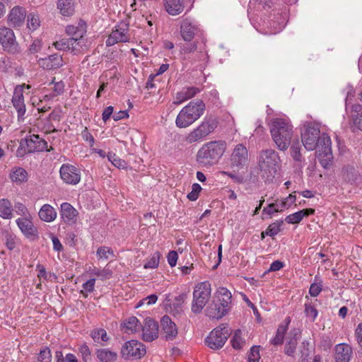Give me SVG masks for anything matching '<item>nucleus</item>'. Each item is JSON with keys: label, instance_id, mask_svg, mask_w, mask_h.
<instances>
[{"label": "nucleus", "instance_id": "1", "mask_svg": "<svg viewBox=\"0 0 362 362\" xmlns=\"http://www.w3.org/2000/svg\"><path fill=\"white\" fill-rule=\"evenodd\" d=\"M258 166L260 176L265 181L271 182L280 169V157L273 149L262 150L258 156Z\"/></svg>", "mask_w": 362, "mask_h": 362}, {"label": "nucleus", "instance_id": "2", "mask_svg": "<svg viewBox=\"0 0 362 362\" xmlns=\"http://www.w3.org/2000/svg\"><path fill=\"white\" fill-rule=\"evenodd\" d=\"M226 149L224 141H211L206 142L199 149L197 160L204 166H212L216 164Z\"/></svg>", "mask_w": 362, "mask_h": 362}, {"label": "nucleus", "instance_id": "3", "mask_svg": "<svg viewBox=\"0 0 362 362\" xmlns=\"http://www.w3.org/2000/svg\"><path fill=\"white\" fill-rule=\"evenodd\" d=\"M270 133L279 150L288 149L293 136V126L289 121L282 118L273 119Z\"/></svg>", "mask_w": 362, "mask_h": 362}, {"label": "nucleus", "instance_id": "4", "mask_svg": "<svg viewBox=\"0 0 362 362\" xmlns=\"http://www.w3.org/2000/svg\"><path fill=\"white\" fill-rule=\"evenodd\" d=\"M205 104L202 100L189 102L180 111L175 119L178 128H187L198 120L204 113Z\"/></svg>", "mask_w": 362, "mask_h": 362}, {"label": "nucleus", "instance_id": "5", "mask_svg": "<svg viewBox=\"0 0 362 362\" xmlns=\"http://www.w3.org/2000/svg\"><path fill=\"white\" fill-rule=\"evenodd\" d=\"M180 33L182 39L185 42H190L189 44L183 45L181 47V52L184 54L194 52L197 48V42L192 40L202 33L199 24L190 18H183L180 23Z\"/></svg>", "mask_w": 362, "mask_h": 362}, {"label": "nucleus", "instance_id": "6", "mask_svg": "<svg viewBox=\"0 0 362 362\" xmlns=\"http://www.w3.org/2000/svg\"><path fill=\"white\" fill-rule=\"evenodd\" d=\"M320 134V124L316 122H305L301 132L302 143L308 151H313L323 144L321 142L322 134Z\"/></svg>", "mask_w": 362, "mask_h": 362}, {"label": "nucleus", "instance_id": "7", "mask_svg": "<svg viewBox=\"0 0 362 362\" xmlns=\"http://www.w3.org/2000/svg\"><path fill=\"white\" fill-rule=\"evenodd\" d=\"M218 126L216 119L212 116L206 117L202 122L186 136L189 144L200 142L214 132Z\"/></svg>", "mask_w": 362, "mask_h": 362}, {"label": "nucleus", "instance_id": "8", "mask_svg": "<svg viewBox=\"0 0 362 362\" xmlns=\"http://www.w3.org/2000/svg\"><path fill=\"white\" fill-rule=\"evenodd\" d=\"M211 293V284L209 281L201 282L194 286L191 305L194 313L198 314L202 311L210 299Z\"/></svg>", "mask_w": 362, "mask_h": 362}, {"label": "nucleus", "instance_id": "9", "mask_svg": "<svg viewBox=\"0 0 362 362\" xmlns=\"http://www.w3.org/2000/svg\"><path fill=\"white\" fill-rule=\"evenodd\" d=\"M230 334V328L227 325H221L213 329L206 339V344L212 349H218L225 344Z\"/></svg>", "mask_w": 362, "mask_h": 362}, {"label": "nucleus", "instance_id": "10", "mask_svg": "<svg viewBox=\"0 0 362 362\" xmlns=\"http://www.w3.org/2000/svg\"><path fill=\"white\" fill-rule=\"evenodd\" d=\"M0 45L7 52L17 54L20 52L14 32L5 26H0Z\"/></svg>", "mask_w": 362, "mask_h": 362}, {"label": "nucleus", "instance_id": "11", "mask_svg": "<svg viewBox=\"0 0 362 362\" xmlns=\"http://www.w3.org/2000/svg\"><path fill=\"white\" fill-rule=\"evenodd\" d=\"M146 353L145 346L137 340H130L125 342L121 349L122 356L125 359H139Z\"/></svg>", "mask_w": 362, "mask_h": 362}, {"label": "nucleus", "instance_id": "12", "mask_svg": "<svg viewBox=\"0 0 362 362\" xmlns=\"http://www.w3.org/2000/svg\"><path fill=\"white\" fill-rule=\"evenodd\" d=\"M321 139V142L323 144L317 148V157L321 165L324 168H327L331 165L333 158L331 149V139L327 134H323Z\"/></svg>", "mask_w": 362, "mask_h": 362}, {"label": "nucleus", "instance_id": "13", "mask_svg": "<svg viewBox=\"0 0 362 362\" xmlns=\"http://www.w3.org/2000/svg\"><path fill=\"white\" fill-rule=\"evenodd\" d=\"M130 40L129 34V25L126 23L121 22L108 36L106 40L107 46H112L118 42H127Z\"/></svg>", "mask_w": 362, "mask_h": 362}, {"label": "nucleus", "instance_id": "14", "mask_svg": "<svg viewBox=\"0 0 362 362\" xmlns=\"http://www.w3.org/2000/svg\"><path fill=\"white\" fill-rule=\"evenodd\" d=\"M230 165L232 168L240 170L247 165L248 162V151L243 144H237L230 156Z\"/></svg>", "mask_w": 362, "mask_h": 362}, {"label": "nucleus", "instance_id": "15", "mask_svg": "<svg viewBox=\"0 0 362 362\" xmlns=\"http://www.w3.org/2000/svg\"><path fill=\"white\" fill-rule=\"evenodd\" d=\"M60 176L62 180L69 185H76L81 180V172L76 167L63 164L60 168Z\"/></svg>", "mask_w": 362, "mask_h": 362}, {"label": "nucleus", "instance_id": "16", "mask_svg": "<svg viewBox=\"0 0 362 362\" xmlns=\"http://www.w3.org/2000/svg\"><path fill=\"white\" fill-rule=\"evenodd\" d=\"M141 329L142 331V339L145 341L151 342L158 337V324L153 319H145Z\"/></svg>", "mask_w": 362, "mask_h": 362}, {"label": "nucleus", "instance_id": "17", "mask_svg": "<svg viewBox=\"0 0 362 362\" xmlns=\"http://www.w3.org/2000/svg\"><path fill=\"white\" fill-rule=\"evenodd\" d=\"M17 226L22 233L28 238L35 239L38 237V231L34 226L31 216L18 218L16 221Z\"/></svg>", "mask_w": 362, "mask_h": 362}, {"label": "nucleus", "instance_id": "18", "mask_svg": "<svg viewBox=\"0 0 362 362\" xmlns=\"http://www.w3.org/2000/svg\"><path fill=\"white\" fill-rule=\"evenodd\" d=\"M161 336L167 341H172L178 334L177 325L168 315L163 316L160 320Z\"/></svg>", "mask_w": 362, "mask_h": 362}, {"label": "nucleus", "instance_id": "19", "mask_svg": "<svg viewBox=\"0 0 362 362\" xmlns=\"http://www.w3.org/2000/svg\"><path fill=\"white\" fill-rule=\"evenodd\" d=\"M37 63L41 68L48 71L58 69L64 65L62 56L57 53L39 58Z\"/></svg>", "mask_w": 362, "mask_h": 362}, {"label": "nucleus", "instance_id": "20", "mask_svg": "<svg viewBox=\"0 0 362 362\" xmlns=\"http://www.w3.org/2000/svg\"><path fill=\"white\" fill-rule=\"evenodd\" d=\"M11 101L13 107L17 111L18 119H23V117L26 112V107L24 103L22 86H16L15 88Z\"/></svg>", "mask_w": 362, "mask_h": 362}, {"label": "nucleus", "instance_id": "21", "mask_svg": "<svg viewBox=\"0 0 362 362\" xmlns=\"http://www.w3.org/2000/svg\"><path fill=\"white\" fill-rule=\"evenodd\" d=\"M24 141L28 153L42 151L47 150V141L41 139L39 135L37 134H32L27 136Z\"/></svg>", "mask_w": 362, "mask_h": 362}, {"label": "nucleus", "instance_id": "22", "mask_svg": "<svg viewBox=\"0 0 362 362\" xmlns=\"http://www.w3.org/2000/svg\"><path fill=\"white\" fill-rule=\"evenodd\" d=\"M70 52L74 54L78 55L83 53L88 49V45L86 40L83 36V31L78 34V37L69 38Z\"/></svg>", "mask_w": 362, "mask_h": 362}, {"label": "nucleus", "instance_id": "23", "mask_svg": "<svg viewBox=\"0 0 362 362\" xmlns=\"http://www.w3.org/2000/svg\"><path fill=\"white\" fill-rule=\"evenodd\" d=\"M229 309L218 301H213L206 308V315L212 319H220L224 316Z\"/></svg>", "mask_w": 362, "mask_h": 362}, {"label": "nucleus", "instance_id": "24", "mask_svg": "<svg viewBox=\"0 0 362 362\" xmlns=\"http://www.w3.org/2000/svg\"><path fill=\"white\" fill-rule=\"evenodd\" d=\"M25 14L23 8L20 6L13 7L8 16V23L13 27H20L24 22Z\"/></svg>", "mask_w": 362, "mask_h": 362}, {"label": "nucleus", "instance_id": "25", "mask_svg": "<svg viewBox=\"0 0 362 362\" xmlns=\"http://www.w3.org/2000/svg\"><path fill=\"white\" fill-rule=\"evenodd\" d=\"M200 91L201 90L197 87H185L180 91L176 93L173 104L180 105L185 101L192 98Z\"/></svg>", "mask_w": 362, "mask_h": 362}, {"label": "nucleus", "instance_id": "26", "mask_svg": "<svg viewBox=\"0 0 362 362\" xmlns=\"http://www.w3.org/2000/svg\"><path fill=\"white\" fill-rule=\"evenodd\" d=\"M352 355L351 347L346 344H339L335 346L336 362H349Z\"/></svg>", "mask_w": 362, "mask_h": 362}, {"label": "nucleus", "instance_id": "27", "mask_svg": "<svg viewBox=\"0 0 362 362\" xmlns=\"http://www.w3.org/2000/svg\"><path fill=\"white\" fill-rule=\"evenodd\" d=\"M60 214L63 221L70 224L76 221L78 212L69 203L64 202L61 205Z\"/></svg>", "mask_w": 362, "mask_h": 362}, {"label": "nucleus", "instance_id": "28", "mask_svg": "<svg viewBox=\"0 0 362 362\" xmlns=\"http://www.w3.org/2000/svg\"><path fill=\"white\" fill-rule=\"evenodd\" d=\"M95 356L100 362H115L117 353L108 348H100L95 350Z\"/></svg>", "mask_w": 362, "mask_h": 362}, {"label": "nucleus", "instance_id": "29", "mask_svg": "<svg viewBox=\"0 0 362 362\" xmlns=\"http://www.w3.org/2000/svg\"><path fill=\"white\" fill-rule=\"evenodd\" d=\"M163 6L165 11L171 16L179 15L185 8L180 0H163Z\"/></svg>", "mask_w": 362, "mask_h": 362}, {"label": "nucleus", "instance_id": "30", "mask_svg": "<svg viewBox=\"0 0 362 362\" xmlns=\"http://www.w3.org/2000/svg\"><path fill=\"white\" fill-rule=\"evenodd\" d=\"M291 322L290 317H286L284 322L279 325L275 337L271 343L274 345H281L284 342V335Z\"/></svg>", "mask_w": 362, "mask_h": 362}, {"label": "nucleus", "instance_id": "31", "mask_svg": "<svg viewBox=\"0 0 362 362\" xmlns=\"http://www.w3.org/2000/svg\"><path fill=\"white\" fill-rule=\"evenodd\" d=\"M298 332L297 329L291 330L287 338L285 346V353L288 356H293L295 353L297 343H298Z\"/></svg>", "mask_w": 362, "mask_h": 362}, {"label": "nucleus", "instance_id": "32", "mask_svg": "<svg viewBox=\"0 0 362 362\" xmlns=\"http://www.w3.org/2000/svg\"><path fill=\"white\" fill-rule=\"evenodd\" d=\"M40 218L45 222H52L57 218V211L50 204H45L38 213Z\"/></svg>", "mask_w": 362, "mask_h": 362}, {"label": "nucleus", "instance_id": "33", "mask_svg": "<svg viewBox=\"0 0 362 362\" xmlns=\"http://www.w3.org/2000/svg\"><path fill=\"white\" fill-rule=\"evenodd\" d=\"M314 213L315 210L313 209H303L287 216L285 218V221L290 224L298 223L304 217L312 215Z\"/></svg>", "mask_w": 362, "mask_h": 362}, {"label": "nucleus", "instance_id": "34", "mask_svg": "<svg viewBox=\"0 0 362 362\" xmlns=\"http://www.w3.org/2000/svg\"><path fill=\"white\" fill-rule=\"evenodd\" d=\"M57 8L64 16H71L75 12V4L73 0H59Z\"/></svg>", "mask_w": 362, "mask_h": 362}, {"label": "nucleus", "instance_id": "35", "mask_svg": "<svg viewBox=\"0 0 362 362\" xmlns=\"http://www.w3.org/2000/svg\"><path fill=\"white\" fill-rule=\"evenodd\" d=\"M141 325L136 317L132 316L123 322L122 328L124 332L134 334L141 329Z\"/></svg>", "mask_w": 362, "mask_h": 362}, {"label": "nucleus", "instance_id": "36", "mask_svg": "<svg viewBox=\"0 0 362 362\" xmlns=\"http://www.w3.org/2000/svg\"><path fill=\"white\" fill-rule=\"evenodd\" d=\"M13 216V208L11 202L7 199H0V217L11 219Z\"/></svg>", "mask_w": 362, "mask_h": 362}, {"label": "nucleus", "instance_id": "37", "mask_svg": "<svg viewBox=\"0 0 362 362\" xmlns=\"http://www.w3.org/2000/svg\"><path fill=\"white\" fill-rule=\"evenodd\" d=\"M351 116L354 125L362 131V106L359 104L354 105L351 107Z\"/></svg>", "mask_w": 362, "mask_h": 362}, {"label": "nucleus", "instance_id": "38", "mask_svg": "<svg viewBox=\"0 0 362 362\" xmlns=\"http://www.w3.org/2000/svg\"><path fill=\"white\" fill-rule=\"evenodd\" d=\"M217 298L219 303H221L222 305L230 308V304L231 303V293L226 288L221 287L217 291Z\"/></svg>", "mask_w": 362, "mask_h": 362}, {"label": "nucleus", "instance_id": "39", "mask_svg": "<svg viewBox=\"0 0 362 362\" xmlns=\"http://www.w3.org/2000/svg\"><path fill=\"white\" fill-rule=\"evenodd\" d=\"M90 336L95 342L100 344H103V342L108 341L110 339L107 332L101 328L93 329L90 333Z\"/></svg>", "mask_w": 362, "mask_h": 362}, {"label": "nucleus", "instance_id": "40", "mask_svg": "<svg viewBox=\"0 0 362 362\" xmlns=\"http://www.w3.org/2000/svg\"><path fill=\"white\" fill-rule=\"evenodd\" d=\"M27 172L22 168H16L11 173V179L16 182H23L27 180Z\"/></svg>", "mask_w": 362, "mask_h": 362}, {"label": "nucleus", "instance_id": "41", "mask_svg": "<svg viewBox=\"0 0 362 362\" xmlns=\"http://www.w3.org/2000/svg\"><path fill=\"white\" fill-rule=\"evenodd\" d=\"M283 221L279 220L276 221L272 224H270L268 228L266 229L265 231H263L262 233V237H264V235H269L271 237H273L276 235H277L279 231L281 230V227L283 224Z\"/></svg>", "mask_w": 362, "mask_h": 362}, {"label": "nucleus", "instance_id": "42", "mask_svg": "<svg viewBox=\"0 0 362 362\" xmlns=\"http://www.w3.org/2000/svg\"><path fill=\"white\" fill-rule=\"evenodd\" d=\"M90 274L98 276L102 281L110 279L112 275V271L107 267H105L103 269L94 267L90 270Z\"/></svg>", "mask_w": 362, "mask_h": 362}, {"label": "nucleus", "instance_id": "43", "mask_svg": "<svg viewBox=\"0 0 362 362\" xmlns=\"http://www.w3.org/2000/svg\"><path fill=\"white\" fill-rule=\"evenodd\" d=\"M95 279H90L83 284L80 293L87 298L88 294L92 293L95 288Z\"/></svg>", "mask_w": 362, "mask_h": 362}, {"label": "nucleus", "instance_id": "44", "mask_svg": "<svg viewBox=\"0 0 362 362\" xmlns=\"http://www.w3.org/2000/svg\"><path fill=\"white\" fill-rule=\"evenodd\" d=\"M160 254L158 252H154L149 259H146L144 267L145 269H155L158 267Z\"/></svg>", "mask_w": 362, "mask_h": 362}, {"label": "nucleus", "instance_id": "45", "mask_svg": "<svg viewBox=\"0 0 362 362\" xmlns=\"http://www.w3.org/2000/svg\"><path fill=\"white\" fill-rule=\"evenodd\" d=\"M230 341L233 347L236 349H240L244 346L245 340L241 336L240 330L238 329L235 332Z\"/></svg>", "mask_w": 362, "mask_h": 362}, {"label": "nucleus", "instance_id": "46", "mask_svg": "<svg viewBox=\"0 0 362 362\" xmlns=\"http://www.w3.org/2000/svg\"><path fill=\"white\" fill-rule=\"evenodd\" d=\"M305 314L311 322H314L317 316L318 312L316 308L311 303L305 304Z\"/></svg>", "mask_w": 362, "mask_h": 362}, {"label": "nucleus", "instance_id": "47", "mask_svg": "<svg viewBox=\"0 0 362 362\" xmlns=\"http://www.w3.org/2000/svg\"><path fill=\"white\" fill-rule=\"evenodd\" d=\"M107 158L108 160L110 161L112 164L117 168L124 169L126 168V162L116 156L115 153H108Z\"/></svg>", "mask_w": 362, "mask_h": 362}, {"label": "nucleus", "instance_id": "48", "mask_svg": "<svg viewBox=\"0 0 362 362\" xmlns=\"http://www.w3.org/2000/svg\"><path fill=\"white\" fill-rule=\"evenodd\" d=\"M40 26L39 16L34 13L28 16V28L30 30H35Z\"/></svg>", "mask_w": 362, "mask_h": 362}, {"label": "nucleus", "instance_id": "49", "mask_svg": "<svg viewBox=\"0 0 362 362\" xmlns=\"http://www.w3.org/2000/svg\"><path fill=\"white\" fill-rule=\"evenodd\" d=\"M42 47V42L39 39H35L30 45L29 48L27 51L28 54H34L41 51Z\"/></svg>", "mask_w": 362, "mask_h": 362}, {"label": "nucleus", "instance_id": "50", "mask_svg": "<svg viewBox=\"0 0 362 362\" xmlns=\"http://www.w3.org/2000/svg\"><path fill=\"white\" fill-rule=\"evenodd\" d=\"M97 255L99 259H107L110 257V255L113 256V250L108 247H100L97 250Z\"/></svg>", "mask_w": 362, "mask_h": 362}, {"label": "nucleus", "instance_id": "51", "mask_svg": "<svg viewBox=\"0 0 362 362\" xmlns=\"http://www.w3.org/2000/svg\"><path fill=\"white\" fill-rule=\"evenodd\" d=\"M37 361L39 362H51L52 354L49 349L46 347L42 349L38 354Z\"/></svg>", "mask_w": 362, "mask_h": 362}, {"label": "nucleus", "instance_id": "52", "mask_svg": "<svg viewBox=\"0 0 362 362\" xmlns=\"http://www.w3.org/2000/svg\"><path fill=\"white\" fill-rule=\"evenodd\" d=\"M78 351L84 362H88L91 359V352L89 347L86 344L81 345L78 348Z\"/></svg>", "mask_w": 362, "mask_h": 362}, {"label": "nucleus", "instance_id": "53", "mask_svg": "<svg viewBox=\"0 0 362 362\" xmlns=\"http://www.w3.org/2000/svg\"><path fill=\"white\" fill-rule=\"evenodd\" d=\"M158 300V296L156 294H151L141 300L137 303L136 308H139L142 305H146L148 306L153 305Z\"/></svg>", "mask_w": 362, "mask_h": 362}, {"label": "nucleus", "instance_id": "54", "mask_svg": "<svg viewBox=\"0 0 362 362\" xmlns=\"http://www.w3.org/2000/svg\"><path fill=\"white\" fill-rule=\"evenodd\" d=\"M202 190V187L197 184L194 183L192 186V191L187 194V198L190 201H195L198 199L199 194Z\"/></svg>", "mask_w": 362, "mask_h": 362}, {"label": "nucleus", "instance_id": "55", "mask_svg": "<svg viewBox=\"0 0 362 362\" xmlns=\"http://www.w3.org/2000/svg\"><path fill=\"white\" fill-rule=\"evenodd\" d=\"M300 146L298 142L293 143L291 146V154L293 158L296 161L301 160Z\"/></svg>", "mask_w": 362, "mask_h": 362}, {"label": "nucleus", "instance_id": "56", "mask_svg": "<svg viewBox=\"0 0 362 362\" xmlns=\"http://www.w3.org/2000/svg\"><path fill=\"white\" fill-rule=\"evenodd\" d=\"M53 45L58 50H69L70 51L69 46V39H62L59 41L54 42Z\"/></svg>", "mask_w": 362, "mask_h": 362}, {"label": "nucleus", "instance_id": "57", "mask_svg": "<svg viewBox=\"0 0 362 362\" xmlns=\"http://www.w3.org/2000/svg\"><path fill=\"white\" fill-rule=\"evenodd\" d=\"M52 83H54V87L53 93L50 95L51 98H54L63 93L64 90V84L62 81L54 83V81H52Z\"/></svg>", "mask_w": 362, "mask_h": 362}, {"label": "nucleus", "instance_id": "58", "mask_svg": "<svg viewBox=\"0 0 362 362\" xmlns=\"http://www.w3.org/2000/svg\"><path fill=\"white\" fill-rule=\"evenodd\" d=\"M260 358L259 350L258 346H253L251 348L248 355V362H259Z\"/></svg>", "mask_w": 362, "mask_h": 362}, {"label": "nucleus", "instance_id": "59", "mask_svg": "<svg viewBox=\"0 0 362 362\" xmlns=\"http://www.w3.org/2000/svg\"><path fill=\"white\" fill-rule=\"evenodd\" d=\"M279 211V205L277 203H272L269 204L267 207H264L262 210V213L269 216V218H272V215L274 213H278Z\"/></svg>", "mask_w": 362, "mask_h": 362}, {"label": "nucleus", "instance_id": "60", "mask_svg": "<svg viewBox=\"0 0 362 362\" xmlns=\"http://www.w3.org/2000/svg\"><path fill=\"white\" fill-rule=\"evenodd\" d=\"M81 31H83V34L84 33V29L81 28H79L77 26L74 25H68L66 28V32L69 35H72V37H78V34Z\"/></svg>", "mask_w": 362, "mask_h": 362}, {"label": "nucleus", "instance_id": "61", "mask_svg": "<svg viewBox=\"0 0 362 362\" xmlns=\"http://www.w3.org/2000/svg\"><path fill=\"white\" fill-rule=\"evenodd\" d=\"M5 238L6 247L10 250H13L16 247L15 236L6 232L5 234Z\"/></svg>", "mask_w": 362, "mask_h": 362}, {"label": "nucleus", "instance_id": "62", "mask_svg": "<svg viewBox=\"0 0 362 362\" xmlns=\"http://www.w3.org/2000/svg\"><path fill=\"white\" fill-rule=\"evenodd\" d=\"M15 209H16V213L18 215L23 216V217L30 215L29 214L27 208L22 203H20V202L16 203L15 204Z\"/></svg>", "mask_w": 362, "mask_h": 362}, {"label": "nucleus", "instance_id": "63", "mask_svg": "<svg viewBox=\"0 0 362 362\" xmlns=\"http://www.w3.org/2000/svg\"><path fill=\"white\" fill-rule=\"evenodd\" d=\"M177 258L178 255L176 251L173 250L169 252L167 256V259L168 262L171 267H173L176 265Z\"/></svg>", "mask_w": 362, "mask_h": 362}, {"label": "nucleus", "instance_id": "64", "mask_svg": "<svg viewBox=\"0 0 362 362\" xmlns=\"http://www.w3.org/2000/svg\"><path fill=\"white\" fill-rule=\"evenodd\" d=\"M322 291V285L316 283H313L311 284L309 293L311 296L316 297L319 295V293Z\"/></svg>", "mask_w": 362, "mask_h": 362}]
</instances>
